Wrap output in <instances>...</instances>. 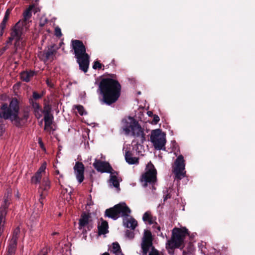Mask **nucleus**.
Returning a JSON list of instances; mask_svg holds the SVG:
<instances>
[{"label": "nucleus", "instance_id": "obj_1", "mask_svg": "<svg viewBox=\"0 0 255 255\" xmlns=\"http://www.w3.org/2000/svg\"><path fill=\"white\" fill-rule=\"evenodd\" d=\"M30 111L29 106L20 111L19 102L16 98H12L9 105L2 104L0 107V136L4 131V120H8L16 127L21 128L27 123Z\"/></svg>", "mask_w": 255, "mask_h": 255}, {"label": "nucleus", "instance_id": "obj_2", "mask_svg": "<svg viewBox=\"0 0 255 255\" xmlns=\"http://www.w3.org/2000/svg\"><path fill=\"white\" fill-rule=\"evenodd\" d=\"M33 7L34 5H30L23 12V18L19 20L11 28L10 36L7 38V43L11 44L12 41L14 40L13 54H16L19 50L22 51L26 46V40L24 38L25 31L29 27L28 24L32 16L31 10Z\"/></svg>", "mask_w": 255, "mask_h": 255}, {"label": "nucleus", "instance_id": "obj_3", "mask_svg": "<svg viewBox=\"0 0 255 255\" xmlns=\"http://www.w3.org/2000/svg\"><path fill=\"white\" fill-rule=\"evenodd\" d=\"M121 88L120 83L117 80L110 78L102 79L98 88L102 97L101 102L109 106L116 102L120 97Z\"/></svg>", "mask_w": 255, "mask_h": 255}, {"label": "nucleus", "instance_id": "obj_4", "mask_svg": "<svg viewBox=\"0 0 255 255\" xmlns=\"http://www.w3.org/2000/svg\"><path fill=\"white\" fill-rule=\"evenodd\" d=\"M71 45L77 62L79 64V69L86 73L89 68L90 58L86 53V46L82 41L78 39L72 40Z\"/></svg>", "mask_w": 255, "mask_h": 255}, {"label": "nucleus", "instance_id": "obj_5", "mask_svg": "<svg viewBox=\"0 0 255 255\" xmlns=\"http://www.w3.org/2000/svg\"><path fill=\"white\" fill-rule=\"evenodd\" d=\"M189 235V232L185 227L174 228L172 231V235L170 240L166 244V249L173 252L175 249L183 250L184 242L186 236Z\"/></svg>", "mask_w": 255, "mask_h": 255}, {"label": "nucleus", "instance_id": "obj_6", "mask_svg": "<svg viewBox=\"0 0 255 255\" xmlns=\"http://www.w3.org/2000/svg\"><path fill=\"white\" fill-rule=\"evenodd\" d=\"M140 180L144 187L148 186L152 191L156 189L155 186L157 181V171L150 162L147 164L145 171L141 176Z\"/></svg>", "mask_w": 255, "mask_h": 255}, {"label": "nucleus", "instance_id": "obj_7", "mask_svg": "<svg viewBox=\"0 0 255 255\" xmlns=\"http://www.w3.org/2000/svg\"><path fill=\"white\" fill-rule=\"evenodd\" d=\"M150 138L155 149L165 150L166 136L165 134L162 132L161 129L158 128L152 130Z\"/></svg>", "mask_w": 255, "mask_h": 255}, {"label": "nucleus", "instance_id": "obj_8", "mask_svg": "<svg viewBox=\"0 0 255 255\" xmlns=\"http://www.w3.org/2000/svg\"><path fill=\"white\" fill-rule=\"evenodd\" d=\"M11 195L9 193H5L3 201L0 206V237L3 232V227L5 222V217L10 204Z\"/></svg>", "mask_w": 255, "mask_h": 255}, {"label": "nucleus", "instance_id": "obj_9", "mask_svg": "<svg viewBox=\"0 0 255 255\" xmlns=\"http://www.w3.org/2000/svg\"><path fill=\"white\" fill-rule=\"evenodd\" d=\"M185 160L183 155H179L174 161L173 172L175 174V179L180 180L185 176Z\"/></svg>", "mask_w": 255, "mask_h": 255}, {"label": "nucleus", "instance_id": "obj_10", "mask_svg": "<svg viewBox=\"0 0 255 255\" xmlns=\"http://www.w3.org/2000/svg\"><path fill=\"white\" fill-rule=\"evenodd\" d=\"M91 216L89 213H87L85 212H83L79 220V229L82 230V234L86 235L87 231H90L93 226L90 223L91 220Z\"/></svg>", "mask_w": 255, "mask_h": 255}, {"label": "nucleus", "instance_id": "obj_11", "mask_svg": "<svg viewBox=\"0 0 255 255\" xmlns=\"http://www.w3.org/2000/svg\"><path fill=\"white\" fill-rule=\"evenodd\" d=\"M93 166L98 171L102 173L107 172L111 174L116 173V174H118V172L116 171L113 172L114 170L111 165L109 163L105 161L96 159L93 163Z\"/></svg>", "mask_w": 255, "mask_h": 255}, {"label": "nucleus", "instance_id": "obj_12", "mask_svg": "<svg viewBox=\"0 0 255 255\" xmlns=\"http://www.w3.org/2000/svg\"><path fill=\"white\" fill-rule=\"evenodd\" d=\"M130 132H131V134L134 137L138 138L136 142V144L140 145L143 143L145 141V134L144 132V129L141 128L138 122H137L135 127L132 128Z\"/></svg>", "mask_w": 255, "mask_h": 255}, {"label": "nucleus", "instance_id": "obj_13", "mask_svg": "<svg viewBox=\"0 0 255 255\" xmlns=\"http://www.w3.org/2000/svg\"><path fill=\"white\" fill-rule=\"evenodd\" d=\"M60 47V45L58 46L55 44L48 45L42 52V56L44 58V60H53Z\"/></svg>", "mask_w": 255, "mask_h": 255}, {"label": "nucleus", "instance_id": "obj_14", "mask_svg": "<svg viewBox=\"0 0 255 255\" xmlns=\"http://www.w3.org/2000/svg\"><path fill=\"white\" fill-rule=\"evenodd\" d=\"M138 122L133 118L128 117L122 120V128L125 134L128 135Z\"/></svg>", "mask_w": 255, "mask_h": 255}, {"label": "nucleus", "instance_id": "obj_15", "mask_svg": "<svg viewBox=\"0 0 255 255\" xmlns=\"http://www.w3.org/2000/svg\"><path fill=\"white\" fill-rule=\"evenodd\" d=\"M115 208L117 209L118 216L122 217L123 218H126L129 216L131 213V210L127 205L125 202H121L118 204L115 205Z\"/></svg>", "mask_w": 255, "mask_h": 255}, {"label": "nucleus", "instance_id": "obj_16", "mask_svg": "<svg viewBox=\"0 0 255 255\" xmlns=\"http://www.w3.org/2000/svg\"><path fill=\"white\" fill-rule=\"evenodd\" d=\"M84 170L85 167L82 162L79 161L76 162L74 166V170L76 178L79 183L82 182L84 179Z\"/></svg>", "mask_w": 255, "mask_h": 255}, {"label": "nucleus", "instance_id": "obj_17", "mask_svg": "<svg viewBox=\"0 0 255 255\" xmlns=\"http://www.w3.org/2000/svg\"><path fill=\"white\" fill-rule=\"evenodd\" d=\"M50 188V182L47 178H43L39 186V192L42 193V196H47Z\"/></svg>", "mask_w": 255, "mask_h": 255}, {"label": "nucleus", "instance_id": "obj_18", "mask_svg": "<svg viewBox=\"0 0 255 255\" xmlns=\"http://www.w3.org/2000/svg\"><path fill=\"white\" fill-rule=\"evenodd\" d=\"M29 103L31 105L32 108L33 109V113L37 119H40L42 117L41 113L42 110L40 105L34 101L33 99H29Z\"/></svg>", "mask_w": 255, "mask_h": 255}, {"label": "nucleus", "instance_id": "obj_19", "mask_svg": "<svg viewBox=\"0 0 255 255\" xmlns=\"http://www.w3.org/2000/svg\"><path fill=\"white\" fill-rule=\"evenodd\" d=\"M11 9L10 8H8L5 13L3 19L1 23H0V38L3 35L4 29L6 26V23L8 21V20L9 17V15L11 12Z\"/></svg>", "mask_w": 255, "mask_h": 255}, {"label": "nucleus", "instance_id": "obj_20", "mask_svg": "<svg viewBox=\"0 0 255 255\" xmlns=\"http://www.w3.org/2000/svg\"><path fill=\"white\" fill-rule=\"evenodd\" d=\"M101 223L98 225V234L99 235H105L109 232V225L107 221L104 220L103 218L101 219Z\"/></svg>", "mask_w": 255, "mask_h": 255}, {"label": "nucleus", "instance_id": "obj_21", "mask_svg": "<svg viewBox=\"0 0 255 255\" xmlns=\"http://www.w3.org/2000/svg\"><path fill=\"white\" fill-rule=\"evenodd\" d=\"M123 223L127 228H130L133 230H134L137 225V221L131 217L129 218L128 217L123 218Z\"/></svg>", "mask_w": 255, "mask_h": 255}, {"label": "nucleus", "instance_id": "obj_22", "mask_svg": "<svg viewBox=\"0 0 255 255\" xmlns=\"http://www.w3.org/2000/svg\"><path fill=\"white\" fill-rule=\"evenodd\" d=\"M105 216L106 217L111 218L114 220H116L119 218L117 209L115 208V205L113 207L106 210L105 212Z\"/></svg>", "mask_w": 255, "mask_h": 255}, {"label": "nucleus", "instance_id": "obj_23", "mask_svg": "<svg viewBox=\"0 0 255 255\" xmlns=\"http://www.w3.org/2000/svg\"><path fill=\"white\" fill-rule=\"evenodd\" d=\"M125 159L129 164H138L139 163V158L138 157H132V154L129 151H126Z\"/></svg>", "mask_w": 255, "mask_h": 255}, {"label": "nucleus", "instance_id": "obj_24", "mask_svg": "<svg viewBox=\"0 0 255 255\" xmlns=\"http://www.w3.org/2000/svg\"><path fill=\"white\" fill-rule=\"evenodd\" d=\"M34 74L35 72L33 71H23L20 73L21 80L24 82H28Z\"/></svg>", "mask_w": 255, "mask_h": 255}, {"label": "nucleus", "instance_id": "obj_25", "mask_svg": "<svg viewBox=\"0 0 255 255\" xmlns=\"http://www.w3.org/2000/svg\"><path fill=\"white\" fill-rule=\"evenodd\" d=\"M17 241L10 239L7 247V251L10 253L15 254L17 249Z\"/></svg>", "mask_w": 255, "mask_h": 255}, {"label": "nucleus", "instance_id": "obj_26", "mask_svg": "<svg viewBox=\"0 0 255 255\" xmlns=\"http://www.w3.org/2000/svg\"><path fill=\"white\" fill-rule=\"evenodd\" d=\"M54 117L53 115H44V121L45 122L44 129L46 130L47 127H51L52 124Z\"/></svg>", "mask_w": 255, "mask_h": 255}, {"label": "nucleus", "instance_id": "obj_27", "mask_svg": "<svg viewBox=\"0 0 255 255\" xmlns=\"http://www.w3.org/2000/svg\"><path fill=\"white\" fill-rule=\"evenodd\" d=\"M110 251L116 255H119V253H121V249L119 244L118 242L113 243Z\"/></svg>", "mask_w": 255, "mask_h": 255}, {"label": "nucleus", "instance_id": "obj_28", "mask_svg": "<svg viewBox=\"0 0 255 255\" xmlns=\"http://www.w3.org/2000/svg\"><path fill=\"white\" fill-rule=\"evenodd\" d=\"M142 220L144 222H148L150 225H152L154 223L152 217L151 216L150 213L149 212H146L143 214Z\"/></svg>", "mask_w": 255, "mask_h": 255}, {"label": "nucleus", "instance_id": "obj_29", "mask_svg": "<svg viewBox=\"0 0 255 255\" xmlns=\"http://www.w3.org/2000/svg\"><path fill=\"white\" fill-rule=\"evenodd\" d=\"M41 177V174H39V172H36L31 177V183L34 184L40 183Z\"/></svg>", "mask_w": 255, "mask_h": 255}, {"label": "nucleus", "instance_id": "obj_30", "mask_svg": "<svg viewBox=\"0 0 255 255\" xmlns=\"http://www.w3.org/2000/svg\"><path fill=\"white\" fill-rule=\"evenodd\" d=\"M110 181L115 188H119L120 183L116 175H111Z\"/></svg>", "mask_w": 255, "mask_h": 255}, {"label": "nucleus", "instance_id": "obj_31", "mask_svg": "<svg viewBox=\"0 0 255 255\" xmlns=\"http://www.w3.org/2000/svg\"><path fill=\"white\" fill-rule=\"evenodd\" d=\"M51 106L48 104H45L42 110V113L44 114V115H52L51 114Z\"/></svg>", "mask_w": 255, "mask_h": 255}, {"label": "nucleus", "instance_id": "obj_32", "mask_svg": "<svg viewBox=\"0 0 255 255\" xmlns=\"http://www.w3.org/2000/svg\"><path fill=\"white\" fill-rule=\"evenodd\" d=\"M20 233V230L19 227H16L13 231L11 239L17 241L19 235Z\"/></svg>", "mask_w": 255, "mask_h": 255}, {"label": "nucleus", "instance_id": "obj_33", "mask_svg": "<svg viewBox=\"0 0 255 255\" xmlns=\"http://www.w3.org/2000/svg\"><path fill=\"white\" fill-rule=\"evenodd\" d=\"M142 240L152 241V237L150 231H144Z\"/></svg>", "mask_w": 255, "mask_h": 255}, {"label": "nucleus", "instance_id": "obj_34", "mask_svg": "<svg viewBox=\"0 0 255 255\" xmlns=\"http://www.w3.org/2000/svg\"><path fill=\"white\" fill-rule=\"evenodd\" d=\"M152 246V241L142 240L141 243V248L150 249Z\"/></svg>", "mask_w": 255, "mask_h": 255}, {"label": "nucleus", "instance_id": "obj_35", "mask_svg": "<svg viewBox=\"0 0 255 255\" xmlns=\"http://www.w3.org/2000/svg\"><path fill=\"white\" fill-rule=\"evenodd\" d=\"M75 108L77 110L79 114L81 116H83L85 114H86V112H85L84 107L82 105H75Z\"/></svg>", "mask_w": 255, "mask_h": 255}, {"label": "nucleus", "instance_id": "obj_36", "mask_svg": "<svg viewBox=\"0 0 255 255\" xmlns=\"http://www.w3.org/2000/svg\"><path fill=\"white\" fill-rule=\"evenodd\" d=\"M48 21L47 18L45 16H42L39 20V25L40 27H43Z\"/></svg>", "mask_w": 255, "mask_h": 255}, {"label": "nucleus", "instance_id": "obj_37", "mask_svg": "<svg viewBox=\"0 0 255 255\" xmlns=\"http://www.w3.org/2000/svg\"><path fill=\"white\" fill-rule=\"evenodd\" d=\"M126 237L130 240L133 239L134 237V233L133 231L127 230L126 231Z\"/></svg>", "mask_w": 255, "mask_h": 255}, {"label": "nucleus", "instance_id": "obj_38", "mask_svg": "<svg viewBox=\"0 0 255 255\" xmlns=\"http://www.w3.org/2000/svg\"><path fill=\"white\" fill-rule=\"evenodd\" d=\"M102 67H104V65L99 62L98 61H96L94 62L93 65V68L94 69H101Z\"/></svg>", "mask_w": 255, "mask_h": 255}, {"label": "nucleus", "instance_id": "obj_39", "mask_svg": "<svg viewBox=\"0 0 255 255\" xmlns=\"http://www.w3.org/2000/svg\"><path fill=\"white\" fill-rule=\"evenodd\" d=\"M43 96V95L38 94L37 92L34 91L32 93V98L33 100H36L39 99H41Z\"/></svg>", "mask_w": 255, "mask_h": 255}, {"label": "nucleus", "instance_id": "obj_40", "mask_svg": "<svg viewBox=\"0 0 255 255\" xmlns=\"http://www.w3.org/2000/svg\"><path fill=\"white\" fill-rule=\"evenodd\" d=\"M185 250H186L187 253H188V255L192 254L194 251L193 245L191 243L189 244Z\"/></svg>", "mask_w": 255, "mask_h": 255}, {"label": "nucleus", "instance_id": "obj_41", "mask_svg": "<svg viewBox=\"0 0 255 255\" xmlns=\"http://www.w3.org/2000/svg\"><path fill=\"white\" fill-rule=\"evenodd\" d=\"M54 34H55V36H56L58 37H60L62 36V34L61 32V29L59 27L57 26V27H55V31H54Z\"/></svg>", "mask_w": 255, "mask_h": 255}, {"label": "nucleus", "instance_id": "obj_42", "mask_svg": "<svg viewBox=\"0 0 255 255\" xmlns=\"http://www.w3.org/2000/svg\"><path fill=\"white\" fill-rule=\"evenodd\" d=\"M46 167V162H44L41 165L36 172H39V174H41L42 172H44Z\"/></svg>", "mask_w": 255, "mask_h": 255}, {"label": "nucleus", "instance_id": "obj_43", "mask_svg": "<svg viewBox=\"0 0 255 255\" xmlns=\"http://www.w3.org/2000/svg\"><path fill=\"white\" fill-rule=\"evenodd\" d=\"M148 255H159V252L154 247L152 248L151 251L149 252Z\"/></svg>", "mask_w": 255, "mask_h": 255}, {"label": "nucleus", "instance_id": "obj_44", "mask_svg": "<svg viewBox=\"0 0 255 255\" xmlns=\"http://www.w3.org/2000/svg\"><path fill=\"white\" fill-rule=\"evenodd\" d=\"M159 117L156 115H154L153 116V120H152V124H157V123L159 121Z\"/></svg>", "mask_w": 255, "mask_h": 255}, {"label": "nucleus", "instance_id": "obj_45", "mask_svg": "<svg viewBox=\"0 0 255 255\" xmlns=\"http://www.w3.org/2000/svg\"><path fill=\"white\" fill-rule=\"evenodd\" d=\"M166 194L164 196V201H165L168 199H170L171 197V195L170 193L168 192V190L167 189L166 190Z\"/></svg>", "mask_w": 255, "mask_h": 255}, {"label": "nucleus", "instance_id": "obj_46", "mask_svg": "<svg viewBox=\"0 0 255 255\" xmlns=\"http://www.w3.org/2000/svg\"><path fill=\"white\" fill-rule=\"evenodd\" d=\"M46 196H42V193H40L39 202L41 203V206H42L43 204V200L45 198Z\"/></svg>", "mask_w": 255, "mask_h": 255}, {"label": "nucleus", "instance_id": "obj_47", "mask_svg": "<svg viewBox=\"0 0 255 255\" xmlns=\"http://www.w3.org/2000/svg\"><path fill=\"white\" fill-rule=\"evenodd\" d=\"M13 41H14V40H13ZM7 40L6 41V42H5L6 45L2 48V51H5L6 50H7L8 48V46L9 45H11L12 44V43L11 44H7ZM12 41H13V40L12 41Z\"/></svg>", "mask_w": 255, "mask_h": 255}, {"label": "nucleus", "instance_id": "obj_48", "mask_svg": "<svg viewBox=\"0 0 255 255\" xmlns=\"http://www.w3.org/2000/svg\"><path fill=\"white\" fill-rule=\"evenodd\" d=\"M142 250V253L143 255H146L149 249L148 248H141Z\"/></svg>", "mask_w": 255, "mask_h": 255}, {"label": "nucleus", "instance_id": "obj_49", "mask_svg": "<svg viewBox=\"0 0 255 255\" xmlns=\"http://www.w3.org/2000/svg\"><path fill=\"white\" fill-rule=\"evenodd\" d=\"M46 84L50 87H52L53 86V85L51 83V81L49 79L46 80Z\"/></svg>", "mask_w": 255, "mask_h": 255}, {"label": "nucleus", "instance_id": "obj_50", "mask_svg": "<svg viewBox=\"0 0 255 255\" xmlns=\"http://www.w3.org/2000/svg\"><path fill=\"white\" fill-rule=\"evenodd\" d=\"M55 175H59L60 176H59V178H63V175L62 174H60V172H59V170L57 169L55 171Z\"/></svg>", "mask_w": 255, "mask_h": 255}, {"label": "nucleus", "instance_id": "obj_51", "mask_svg": "<svg viewBox=\"0 0 255 255\" xmlns=\"http://www.w3.org/2000/svg\"><path fill=\"white\" fill-rule=\"evenodd\" d=\"M153 227L156 229L158 231H160V227L157 225V223H155V224L153 226Z\"/></svg>", "mask_w": 255, "mask_h": 255}, {"label": "nucleus", "instance_id": "obj_52", "mask_svg": "<svg viewBox=\"0 0 255 255\" xmlns=\"http://www.w3.org/2000/svg\"><path fill=\"white\" fill-rule=\"evenodd\" d=\"M38 143H39L40 147L42 148L44 146V144H43L41 139H39Z\"/></svg>", "mask_w": 255, "mask_h": 255}, {"label": "nucleus", "instance_id": "obj_53", "mask_svg": "<svg viewBox=\"0 0 255 255\" xmlns=\"http://www.w3.org/2000/svg\"><path fill=\"white\" fill-rule=\"evenodd\" d=\"M188 253H187L186 250H183L182 253V255H187Z\"/></svg>", "mask_w": 255, "mask_h": 255}, {"label": "nucleus", "instance_id": "obj_54", "mask_svg": "<svg viewBox=\"0 0 255 255\" xmlns=\"http://www.w3.org/2000/svg\"><path fill=\"white\" fill-rule=\"evenodd\" d=\"M5 255H15V254L13 253H10L9 252H6Z\"/></svg>", "mask_w": 255, "mask_h": 255}, {"label": "nucleus", "instance_id": "obj_55", "mask_svg": "<svg viewBox=\"0 0 255 255\" xmlns=\"http://www.w3.org/2000/svg\"><path fill=\"white\" fill-rule=\"evenodd\" d=\"M147 114H148V116H151V115H153L152 112H151V111H148V112H147Z\"/></svg>", "mask_w": 255, "mask_h": 255}, {"label": "nucleus", "instance_id": "obj_56", "mask_svg": "<svg viewBox=\"0 0 255 255\" xmlns=\"http://www.w3.org/2000/svg\"><path fill=\"white\" fill-rule=\"evenodd\" d=\"M58 180H59V185L62 187V185H61V183H60V179H59V178H58Z\"/></svg>", "mask_w": 255, "mask_h": 255}, {"label": "nucleus", "instance_id": "obj_57", "mask_svg": "<svg viewBox=\"0 0 255 255\" xmlns=\"http://www.w3.org/2000/svg\"><path fill=\"white\" fill-rule=\"evenodd\" d=\"M113 75H113V74H110V76L111 77H112V78L113 77Z\"/></svg>", "mask_w": 255, "mask_h": 255}, {"label": "nucleus", "instance_id": "obj_58", "mask_svg": "<svg viewBox=\"0 0 255 255\" xmlns=\"http://www.w3.org/2000/svg\"><path fill=\"white\" fill-rule=\"evenodd\" d=\"M43 255H46L45 254H44Z\"/></svg>", "mask_w": 255, "mask_h": 255}]
</instances>
